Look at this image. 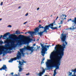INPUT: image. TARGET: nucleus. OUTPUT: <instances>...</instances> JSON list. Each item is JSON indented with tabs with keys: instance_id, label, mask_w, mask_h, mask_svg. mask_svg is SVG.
I'll return each mask as SVG.
<instances>
[{
	"instance_id": "13",
	"label": "nucleus",
	"mask_w": 76,
	"mask_h": 76,
	"mask_svg": "<svg viewBox=\"0 0 76 76\" xmlns=\"http://www.w3.org/2000/svg\"><path fill=\"white\" fill-rule=\"evenodd\" d=\"M47 30H48V29L47 28H46V26H45V27H44V30L42 31H41V33L42 35H43V33L45 32L47 33Z\"/></svg>"
},
{
	"instance_id": "52",
	"label": "nucleus",
	"mask_w": 76,
	"mask_h": 76,
	"mask_svg": "<svg viewBox=\"0 0 76 76\" xmlns=\"http://www.w3.org/2000/svg\"><path fill=\"white\" fill-rule=\"evenodd\" d=\"M39 9V8H37V10H38Z\"/></svg>"
},
{
	"instance_id": "3",
	"label": "nucleus",
	"mask_w": 76,
	"mask_h": 76,
	"mask_svg": "<svg viewBox=\"0 0 76 76\" xmlns=\"http://www.w3.org/2000/svg\"><path fill=\"white\" fill-rule=\"evenodd\" d=\"M47 60L48 61L46 62V64L48 69H50V68L56 66V69H59V66L60 65H59L58 64L54 61V59H48Z\"/></svg>"
},
{
	"instance_id": "49",
	"label": "nucleus",
	"mask_w": 76,
	"mask_h": 76,
	"mask_svg": "<svg viewBox=\"0 0 76 76\" xmlns=\"http://www.w3.org/2000/svg\"><path fill=\"white\" fill-rule=\"evenodd\" d=\"M27 23V22H25L23 24L24 25H25V24H26V23Z\"/></svg>"
},
{
	"instance_id": "14",
	"label": "nucleus",
	"mask_w": 76,
	"mask_h": 76,
	"mask_svg": "<svg viewBox=\"0 0 76 76\" xmlns=\"http://www.w3.org/2000/svg\"><path fill=\"white\" fill-rule=\"evenodd\" d=\"M6 69H7V67H6V65L4 64L2 68L0 69V70H6Z\"/></svg>"
},
{
	"instance_id": "2",
	"label": "nucleus",
	"mask_w": 76,
	"mask_h": 76,
	"mask_svg": "<svg viewBox=\"0 0 76 76\" xmlns=\"http://www.w3.org/2000/svg\"><path fill=\"white\" fill-rule=\"evenodd\" d=\"M64 56V53L61 52L58 53L57 51H55V52H52L51 55L50 56V58L53 60L55 62V60L53 59L54 58L56 60V63H58L59 65H60V60L62 58L63 56Z\"/></svg>"
},
{
	"instance_id": "56",
	"label": "nucleus",
	"mask_w": 76,
	"mask_h": 76,
	"mask_svg": "<svg viewBox=\"0 0 76 76\" xmlns=\"http://www.w3.org/2000/svg\"><path fill=\"white\" fill-rule=\"evenodd\" d=\"M20 7H20V6L19 7H18V9H20Z\"/></svg>"
},
{
	"instance_id": "36",
	"label": "nucleus",
	"mask_w": 76,
	"mask_h": 76,
	"mask_svg": "<svg viewBox=\"0 0 76 76\" xmlns=\"http://www.w3.org/2000/svg\"><path fill=\"white\" fill-rule=\"evenodd\" d=\"M29 32H31V31H28L27 32H26V33H25V34H27V33H28V34H29Z\"/></svg>"
},
{
	"instance_id": "23",
	"label": "nucleus",
	"mask_w": 76,
	"mask_h": 76,
	"mask_svg": "<svg viewBox=\"0 0 76 76\" xmlns=\"http://www.w3.org/2000/svg\"><path fill=\"white\" fill-rule=\"evenodd\" d=\"M15 33H16V34H17V35H18V34H20V32L18 31H16Z\"/></svg>"
},
{
	"instance_id": "7",
	"label": "nucleus",
	"mask_w": 76,
	"mask_h": 76,
	"mask_svg": "<svg viewBox=\"0 0 76 76\" xmlns=\"http://www.w3.org/2000/svg\"><path fill=\"white\" fill-rule=\"evenodd\" d=\"M40 45L41 47H42V48H41L42 49V51H41V53H42V55L44 57V54H45V53L47 51V48H45V46H44V45L43 44H42V43H40Z\"/></svg>"
},
{
	"instance_id": "51",
	"label": "nucleus",
	"mask_w": 76,
	"mask_h": 76,
	"mask_svg": "<svg viewBox=\"0 0 76 76\" xmlns=\"http://www.w3.org/2000/svg\"><path fill=\"white\" fill-rule=\"evenodd\" d=\"M40 48V47H37V49H38V48Z\"/></svg>"
},
{
	"instance_id": "27",
	"label": "nucleus",
	"mask_w": 76,
	"mask_h": 76,
	"mask_svg": "<svg viewBox=\"0 0 76 76\" xmlns=\"http://www.w3.org/2000/svg\"><path fill=\"white\" fill-rule=\"evenodd\" d=\"M50 45H45V48H47L46 47H47V48H49V47H50Z\"/></svg>"
},
{
	"instance_id": "47",
	"label": "nucleus",
	"mask_w": 76,
	"mask_h": 76,
	"mask_svg": "<svg viewBox=\"0 0 76 76\" xmlns=\"http://www.w3.org/2000/svg\"><path fill=\"white\" fill-rule=\"evenodd\" d=\"M28 13H27L26 14V16H28Z\"/></svg>"
},
{
	"instance_id": "4",
	"label": "nucleus",
	"mask_w": 76,
	"mask_h": 76,
	"mask_svg": "<svg viewBox=\"0 0 76 76\" xmlns=\"http://www.w3.org/2000/svg\"><path fill=\"white\" fill-rule=\"evenodd\" d=\"M25 48L21 49L20 50V52L18 51V53L17 54V57L14 58H12L9 61V63H11L12 62L13 60H16L17 59L19 60V59H21V53H23V51L25 50Z\"/></svg>"
},
{
	"instance_id": "32",
	"label": "nucleus",
	"mask_w": 76,
	"mask_h": 76,
	"mask_svg": "<svg viewBox=\"0 0 76 76\" xmlns=\"http://www.w3.org/2000/svg\"><path fill=\"white\" fill-rule=\"evenodd\" d=\"M62 16H65V18H66V17H67V16H66V15H64L63 14H62Z\"/></svg>"
},
{
	"instance_id": "37",
	"label": "nucleus",
	"mask_w": 76,
	"mask_h": 76,
	"mask_svg": "<svg viewBox=\"0 0 76 76\" xmlns=\"http://www.w3.org/2000/svg\"><path fill=\"white\" fill-rule=\"evenodd\" d=\"M44 63V62L43 61H42L41 62V64H42V63Z\"/></svg>"
},
{
	"instance_id": "25",
	"label": "nucleus",
	"mask_w": 76,
	"mask_h": 76,
	"mask_svg": "<svg viewBox=\"0 0 76 76\" xmlns=\"http://www.w3.org/2000/svg\"><path fill=\"white\" fill-rule=\"evenodd\" d=\"M63 21H62V20H61L60 21V23H59V25H60V24H61H61H63Z\"/></svg>"
},
{
	"instance_id": "34",
	"label": "nucleus",
	"mask_w": 76,
	"mask_h": 76,
	"mask_svg": "<svg viewBox=\"0 0 76 76\" xmlns=\"http://www.w3.org/2000/svg\"><path fill=\"white\" fill-rule=\"evenodd\" d=\"M76 27L74 28V26L73 27L72 29H76Z\"/></svg>"
},
{
	"instance_id": "1",
	"label": "nucleus",
	"mask_w": 76,
	"mask_h": 76,
	"mask_svg": "<svg viewBox=\"0 0 76 76\" xmlns=\"http://www.w3.org/2000/svg\"><path fill=\"white\" fill-rule=\"evenodd\" d=\"M11 35L14 36V37L15 38L13 39L14 40L10 42V43L11 44V47H9V48L8 47V46H9V43H10L9 41V40H5L4 41V44H7L5 45V47H4V48H3V50H6V51H7L6 53H4V56L5 55V54H6L7 53V50H12V48H13V47H14L15 45H16V44H15V41H16V40L17 39V38H18V37H17V36L16 35H13V34Z\"/></svg>"
},
{
	"instance_id": "53",
	"label": "nucleus",
	"mask_w": 76,
	"mask_h": 76,
	"mask_svg": "<svg viewBox=\"0 0 76 76\" xmlns=\"http://www.w3.org/2000/svg\"><path fill=\"white\" fill-rule=\"evenodd\" d=\"M61 26H59V28H60V27H61Z\"/></svg>"
},
{
	"instance_id": "16",
	"label": "nucleus",
	"mask_w": 76,
	"mask_h": 76,
	"mask_svg": "<svg viewBox=\"0 0 76 76\" xmlns=\"http://www.w3.org/2000/svg\"><path fill=\"white\" fill-rule=\"evenodd\" d=\"M72 72H74V75H72V76H76V75H75V73H76V68H75V69H72Z\"/></svg>"
},
{
	"instance_id": "55",
	"label": "nucleus",
	"mask_w": 76,
	"mask_h": 76,
	"mask_svg": "<svg viewBox=\"0 0 76 76\" xmlns=\"http://www.w3.org/2000/svg\"><path fill=\"white\" fill-rule=\"evenodd\" d=\"M66 18H64V20H66Z\"/></svg>"
},
{
	"instance_id": "35",
	"label": "nucleus",
	"mask_w": 76,
	"mask_h": 76,
	"mask_svg": "<svg viewBox=\"0 0 76 76\" xmlns=\"http://www.w3.org/2000/svg\"><path fill=\"white\" fill-rule=\"evenodd\" d=\"M62 16L63 15H61V16H60L61 18V19H63V17L62 18V17L63 16Z\"/></svg>"
},
{
	"instance_id": "59",
	"label": "nucleus",
	"mask_w": 76,
	"mask_h": 76,
	"mask_svg": "<svg viewBox=\"0 0 76 76\" xmlns=\"http://www.w3.org/2000/svg\"><path fill=\"white\" fill-rule=\"evenodd\" d=\"M20 34H23V32H21Z\"/></svg>"
},
{
	"instance_id": "46",
	"label": "nucleus",
	"mask_w": 76,
	"mask_h": 76,
	"mask_svg": "<svg viewBox=\"0 0 76 76\" xmlns=\"http://www.w3.org/2000/svg\"><path fill=\"white\" fill-rule=\"evenodd\" d=\"M55 22H56L55 21H54V22L52 23H53V24H54V23H55Z\"/></svg>"
},
{
	"instance_id": "22",
	"label": "nucleus",
	"mask_w": 76,
	"mask_h": 76,
	"mask_svg": "<svg viewBox=\"0 0 76 76\" xmlns=\"http://www.w3.org/2000/svg\"><path fill=\"white\" fill-rule=\"evenodd\" d=\"M39 35L41 37V36H42L43 34H42L41 31H40V32H38V34H35V35Z\"/></svg>"
},
{
	"instance_id": "31",
	"label": "nucleus",
	"mask_w": 76,
	"mask_h": 76,
	"mask_svg": "<svg viewBox=\"0 0 76 76\" xmlns=\"http://www.w3.org/2000/svg\"><path fill=\"white\" fill-rule=\"evenodd\" d=\"M3 43V42L1 41H0V44H2Z\"/></svg>"
},
{
	"instance_id": "61",
	"label": "nucleus",
	"mask_w": 76,
	"mask_h": 76,
	"mask_svg": "<svg viewBox=\"0 0 76 76\" xmlns=\"http://www.w3.org/2000/svg\"><path fill=\"white\" fill-rule=\"evenodd\" d=\"M52 16H53V15H51V17H52Z\"/></svg>"
},
{
	"instance_id": "50",
	"label": "nucleus",
	"mask_w": 76,
	"mask_h": 76,
	"mask_svg": "<svg viewBox=\"0 0 76 76\" xmlns=\"http://www.w3.org/2000/svg\"><path fill=\"white\" fill-rule=\"evenodd\" d=\"M54 72H56V69H55L54 70Z\"/></svg>"
},
{
	"instance_id": "29",
	"label": "nucleus",
	"mask_w": 76,
	"mask_h": 76,
	"mask_svg": "<svg viewBox=\"0 0 76 76\" xmlns=\"http://www.w3.org/2000/svg\"><path fill=\"white\" fill-rule=\"evenodd\" d=\"M69 76H71V75H72V72H69Z\"/></svg>"
},
{
	"instance_id": "45",
	"label": "nucleus",
	"mask_w": 76,
	"mask_h": 76,
	"mask_svg": "<svg viewBox=\"0 0 76 76\" xmlns=\"http://www.w3.org/2000/svg\"><path fill=\"white\" fill-rule=\"evenodd\" d=\"M35 45H36V44H34L33 45V46H35Z\"/></svg>"
},
{
	"instance_id": "6",
	"label": "nucleus",
	"mask_w": 76,
	"mask_h": 76,
	"mask_svg": "<svg viewBox=\"0 0 76 76\" xmlns=\"http://www.w3.org/2000/svg\"><path fill=\"white\" fill-rule=\"evenodd\" d=\"M30 37L31 36H29L28 37H26L27 40L26 41H25L23 40H18L17 42L18 43H19L20 44H22V42L23 43H27L28 42V41H32V39L30 38Z\"/></svg>"
},
{
	"instance_id": "26",
	"label": "nucleus",
	"mask_w": 76,
	"mask_h": 76,
	"mask_svg": "<svg viewBox=\"0 0 76 76\" xmlns=\"http://www.w3.org/2000/svg\"><path fill=\"white\" fill-rule=\"evenodd\" d=\"M38 28H42L43 29V28H44V27H43V26H42V27L40 26H38Z\"/></svg>"
},
{
	"instance_id": "17",
	"label": "nucleus",
	"mask_w": 76,
	"mask_h": 76,
	"mask_svg": "<svg viewBox=\"0 0 76 76\" xmlns=\"http://www.w3.org/2000/svg\"><path fill=\"white\" fill-rule=\"evenodd\" d=\"M19 64H20V65H21V66H22L24 63H26V61H23L22 62L20 61H19Z\"/></svg>"
},
{
	"instance_id": "40",
	"label": "nucleus",
	"mask_w": 76,
	"mask_h": 76,
	"mask_svg": "<svg viewBox=\"0 0 76 76\" xmlns=\"http://www.w3.org/2000/svg\"><path fill=\"white\" fill-rule=\"evenodd\" d=\"M2 37H3V36H2V35H1V36L0 37V39H1V38H2Z\"/></svg>"
},
{
	"instance_id": "63",
	"label": "nucleus",
	"mask_w": 76,
	"mask_h": 76,
	"mask_svg": "<svg viewBox=\"0 0 76 76\" xmlns=\"http://www.w3.org/2000/svg\"><path fill=\"white\" fill-rule=\"evenodd\" d=\"M70 29H72V28H70Z\"/></svg>"
},
{
	"instance_id": "41",
	"label": "nucleus",
	"mask_w": 76,
	"mask_h": 76,
	"mask_svg": "<svg viewBox=\"0 0 76 76\" xmlns=\"http://www.w3.org/2000/svg\"><path fill=\"white\" fill-rule=\"evenodd\" d=\"M8 27H10V28H11V27H12V26L10 25H9L8 26Z\"/></svg>"
},
{
	"instance_id": "18",
	"label": "nucleus",
	"mask_w": 76,
	"mask_h": 76,
	"mask_svg": "<svg viewBox=\"0 0 76 76\" xmlns=\"http://www.w3.org/2000/svg\"><path fill=\"white\" fill-rule=\"evenodd\" d=\"M22 65H20V66H18V68H19V71L20 72H21V71H22V70H23V69L21 68L22 67Z\"/></svg>"
},
{
	"instance_id": "24",
	"label": "nucleus",
	"mask_w": 76,
	"mask_h": 76,
	"mask_svg": "<svg viewBox=\"0 0 76 76\" xmlns=\"http://www.w3.org/2000/svg\"><path fill=\"white\" fill-rule=\"evenodd\" d=\"M21 53V56H22V54L23 57H24L25 56V54L23 52Z\"/></svg>"
},
{
	"instance_id": "58",
	"label": "nucleus",
	"mask_w": 76,
	"mask_h": 76,
	"mask_svg": "<svg viewBox=\"0 0 76 76\" xmlns=\"http://www.w3.org/2000/svg\"><path fill=\"white\" fill-rule=\"evenodd\" d=\"M2 20V19H1V18H0V20Z\"/></svg>"
},
{
	"instance_id": "48",
	"label": "nucleus",
	"mask_w": 76,
	"mask_h": 76,
	"mask_svg": "<svg viewBox=\"0 0 76 76\" xmlns=\"http://www.w3.org/2000/svg\"><path fill=\"white\" fill-rule=\"evenodd\" d=\"M11 74L12 75H13V72H12L11 73Z\"/></svg>"
},
{
	"instance_id": "21",
	"label": "nucleus",
	"mask_w": 76,
	"mask_h": 76,
	"mask_svg": "<svg viewBox=\"0 0 76 76\" xmlns=\"http://www.w3.org/2000/svg\"><path fill=\"white\" fill-rule=\"evenodd\" d=\"M51 29H52V30H55L56 29H57L58 28L57 27H50Z\"/></svg>"
},
{
	"instance_id": "33",
	"label": "nucleus",
	"mask_w": 76,
	"mask_h": 76,
	"mask_svg": "<svg viewBox=\"0 0 76 76\" xmlns=\"http://www.w3.org/2000/svg\"><path fill=\"white\" fill-rule=\"evenodd\" d=\"M70 20H72V19L70 18V19H69L68 20V22H69L70 21Z\"/></svg>"
},
{
	"instance_id": "57",
	"label": "nucleus",
	"mask_w": 76,
	"mask_h": 76,
	"mask_svg": "<svg viewBox=\"0 0 76 76\" xmlns=\"http://www.w3.org/2000/svg\"><path fill=\"white\" fill-rule=\"evenodd\" d=\"M39 26H40L41 27V25H39Z\"/></svg>"
},
{
	"instance_id": "12",
	"label": "nucleus",
	"mask_w": 76,
	"mask_h": 76,
	"mask_svg": "<svg viewBox=\"0 0 76 76\" xmlns=\"http://www.w3.org/2000/svg\"><path fill=\"white\" fill-rule=\"evenodd\" d=\"M53 26H54V24H53L52 23H51V24H50L48 25L45 26H46V28H48V30H49V28L50 27L51 28V26L52 27H53Z\"/></svg>"
},
{
	"instance_id": "62",
	"label": "nucleus",
	"mask_w": 76,
	"mask_h": 76,
	"mask_svg": "<svg viewBox=\"0 0 76 76\" xmlns=\"http://www.w3.org/2000/svg\"><path fill=\"white\" fill-rule=\"evenodd\" d=\"M53 76H56V75H53Z\"/></svg>"
},
{
	"instance_id": "5",
	"label": "nucleus",
	"mask_w": 76,
	"mask_h": 76,
	"mask_svg": "<svg viewBox=\"0 0 76 76\" xmlns=\"http://www.w3.org/2000/svg\"><path fill=\"white\" fill-rule=\"evenodd\" d=\"M66 46V45L64 44V43H63L62 44V46L61 45L60 46V48L57 50V47H58V45H56L55 47V50H56L57 53H64V48Z\"/></svg>"
},
{
	"instance_id": "44",
	"label": "nucleus",
	"mask_w": 76,
	"mask_h": 76,
	"mask_svg": "<svg viewBox=\"0 0 76 76\" xmlns=\"http://www.w3.org/2000/svg\"><path fill=\"white\" fill-rule=\"evenodd\" d=\"M17 76H20V74H19V73H18V75Z\"/></svg>"
},
{
	"instance_id": "15",
	"label": "nucleus",
	"mask_w": 76,
	"mask_h": 76,
	"mask_svg": "<svg viewBox=\"0 0 76 76\" xmlns=\"http://www.w3.org/2000/svg\"><path fill=\"white\" fill-rule=\"evenodd\" d=\"M45 73V69H43L42 71V72H39L38 74V75L39 76H42V75H43V74Z\"/></svg>"
},
{
	"instance_id": "54",
	"label": "nucleus",
	"mask_w": 76,
	"mask_h": 76,
	"mask_svg": "<svg viewBox=\"0 0 76 76\" xmlns=\"http://www.w3.org/2000/svg\"><path fill=\"white\" fill-rule=\"evenodd\" d=\"M37 41H39V39H38L37 40Z\"/></svg>"
},
{
	"instance_id": "30",
	"label": "nucleus",
	"mask_w": 76,
	"mask_h": 76,
	"mask_svg": "<svg viewBox=\"0 0 76 76\" xmlns=\"http://www.w3.org/2000/svg\"><path fill=\"white\" fill-rule=\"evenodd\" d=\"M56 73H57V72H54L53 75L56 76Z\"/></svg>"
},
{
	"instance_id": "8",
	"label": "nucleus",
	"mask_w": 76,
	"mask_h": 76,
	"mask_svg": "<svg viewBox=\"0 0 76 76\" xmlns=\"http://www.w3.org/2000/svg\"><path fill=\"white\" fill-rule=\"evenodd\" d=\"M61 37H60V39H61L62 41H65L66 37L68 35V33H67L66 34H64V32H63V33L61 35Z\"/></svg>"
},
{
	"instance_id": "38",
	"label": "nucleus",
	"mask_w": 76,
	"mask_h": 76,
	"mask_svg": "<svg viewBox=\"0 0 76 76\" xmlns=\"http://www.w3.org/2000/svg\"><path fill=\"white\" fill-rule=\"evenodd\" d=\"M3 2H1V6H2V5H3Z\"/></svg>"
},
{
	"instance_id": "60",
	"label": "nucleus",
	"mask_w": 76,
	"mask_h": 76,
	"mask_svg": "<svg viewBox=\"0 0 76 76\" xmlns=\"http://www.w3.org/2000/svg\"><path fill=\"white\" fill-rule=\"evenodd\" d=\"M40 22H41V20H39V23H40Z\"/></svg>"
},
{
	"instance_id": "20",
	"label": "nucleus",
	"mask_w": 76,
	"mask_h": 76,
	"mask_svg": "<svg viewBox=\"0 0 76 76\" xmlns=\"http://www.w3.org/2000/svg\"><path fill=\"white\" fill-rule=\"evenodd\" d=\"M72 22H74L75 24H76V17L74 18V19L72 20Z\"/></svg>"
},
{
	"instance_id": "43",
	"label": "nucleus",
	"mask_w": 76,
	"mask_h": 76,
	"mask_svg": "<svg viewBox=\"0 0 76 76\" xmlns=\"http://www.w3.org/2000/svg\"><path fill=\"white\" fill-rule=\"evenodd\" d=\"M58 17H57L56 19V20H57V19H58Z\"/></svg>"
},
{
	"instance_id": "39",
	"label": "nucleus",
	"mask_w": 76,
	"mask_h": 76,
	"mask_svg": "<svg viewBox=\"0 0 76 76\" xmlns=\"http://www.w3.org/2000/svg\"><path fill=\"white\" fill-rule=\"evenodd\" d=\"M26 76H28V75H29V73H28L27 74H26Z\"/></svg>"
},
{
	"instance_id": "64",
	"label": "nucleus",
	"mask_w": 76,
	"mask_h": 76,
	"mask_svg": "<svg viewBox=\"0 0 76 76\" xmlns=\"http://www.w3.org/2000/svg\"><path fill=\"white\" fill-rule=\"evenodd\" d=\"M7 52H9V51H8Z\"/></svg>"
},
{
	"instance_id": "9",
	"label": "nucleus",
	"mask_w": 76,
	"mask_h": 76,
	"mask_svg": "<svg viewBox=\"0 0 76 76\" xmlns=\"http://www.w3.org/2000/svg\"><path fill=\"white\" fill-rule=\"evenodd\" d=\"M39 28L38 27H37L35 29H34V32H28V33H29L31 37H33V35H34V34H36L37 32H39Z\"/></svg>"
},
{
	"instance_id": "10",
	"label": "nucleus",
	"mask_w": 76,
	"mask_h": 76,
	"mask_svg": "<svg viewBox=\"0 0 76 76\" xmlns=\"http://www.w3.org/2000/svg\"><path fill=\"white\" fill-rule=\"evenodd\" d=\"M34 47H30L28 45H27L26 47H24V48L25 50H28V51H31V53H32L34 51V49L33 48Z\"/></svg>"
},
{
	"instance_id": "28",
	"label": "nucleus",
	"mask_w": 76,
	"mask_h": 76,
	"mask_svg": "<svg viewBox=\"0 0 76 76\" xmlns=\"http://www.w3.org/2000/svg\"><path fill=\"white\" fill-rule=\"evenodd\" d=\"M62 41L63 42H65V43L66 45H67V42L66 41V40L64 42L63 41Z\"/></svg>"
},
{
	"instance_id": "42",
	"label": "nucleus",
	"mask_w": 76,
	"mask_h": 76,
	"mask_svg": "<svg viewBox=\"0 0 76 76\" xmlns=\"http://www.w3.org/2000/svg\"><path fill=\"white\" fill-rule=\"evenodd\" d=\"M44 60H45V58H43L42 60V61H44Z\"/></svg>"
},
{
	"instance_id": "11",
	"label": "nucleus",
	"mask_w": 76,
	"mask_h": 76,
	"mask_svg": "<svg viewBox=\"0 0 76 76\" xmlns=\"http://www.w3.org/2000/svg\"><path fill=\"white\" fill-rule=\"evenodd\" d=\"M3 56H4V53H7V51L3 50V48H1L0 49V55L3 54Z\"/></svg>"
},
{
	"instance_id": "19",
	"label": "nucleus",
	"mask_w": 76,
	"mask_h": 76,
	"mask_svg": "<svg viewBox=\"0 0 76 76\" xmlns=\"http://www.w3.org/2000/svg\"><path fill=\"white\" fill-rule=\"evenodd\" d=\"M10 34V33H7L6 34H4V35L3 36L4 38H5V37H6L7 35H9Z\"/></svg>"
}]
</instances>
